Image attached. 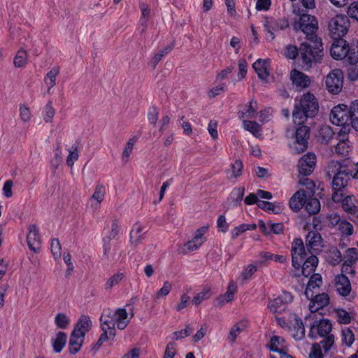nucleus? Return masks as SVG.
<instances>
[{
  "label": "nucleus",
  "instance_id": "1",
  "mask_svg": "<svg viewBox=\"0 0 358 358\" xmlns=\"http://www.w3.org/2000/svg\"><path fill=\"white\" fill-rule=\"evenodd\" d=\"M354 165L349 160L342 162L331 161L326 169V174L329 178H332V187L334 192H343L349 181L355 178L356 171L353 169Z\"/></svg>",
  "mask_w": 358,
  "mask_h": 358
},
{
  "label": "nucleus",
  "instance_id": "2",
  "mask_svg": "<svg viewBox=\"0 0 358 358\" xmlns=\"http://www.w3.org/2000/svg\"><path fill=\"white\" fill-rule=\"evenodd\" d=\"M318 110L319 104L315 95L310 92L303 94L293 110L292 117L294 124H303L308 118L314 117Z\"/></svg>",
  "mask_w": 358,
  "mask_h": 358
},
{
  "label": "nucleus",
  "instance_id": "3",
  "mask_svg": "<svg viewBox=\"0 0 358 358\" xmlns=\"http://www.w3.org/2000/svg\"><path fill=\"white\" fill-rule=\"evenodd\" d=\"M331 56L336 60L346 59L351 64L358 62V44H349L343 38L334 39L330 49Z\"/></svg>",
  "mask_w": 358,
  "mask_h": 358
},
{
  "label": "nucleus",
  "instance_id": "4",
  "mask_svg": "<svg viewBox=\"0 0 358 358\" xmlns=\"http://www.w3.org/2000/svg\"><path fill=\"white\" fill-rule=\"evenodd\" d=\"M323 45L318 36L306 38L299 48V53L303 64L310 66L313 62H318L322 56Z\"/></svg>",
  "mask_w": 358,
  "mask_h": 358
},
{
  "label": "nucleus",
  "instance_id": "5",
  "mask_svg": "<svg viewBox=\"0 0 358 358\" xmlns=\"http://www.w3.org/2000/svg\"><path fill=\"white\" fill-rule=\"evenodd\" d=\"M332 326L328 320H322L317 325H312L308 333V336L312 339H316L317 336L325 337L321 342L324 353L329 352L334 344V336L331 334Z\"/></svg>",
  "mask_w": 358,
  "mask_h": 358
},
{
  "label": "nucleus",
  "instance_id": "6",
  "mask_svg": "<svg viewBox=\"0 0 358 358\" xmlns=\"http://www.w3.org/2000/svg\"><path fill=\"white\" fill-rule=\"evenodd\" d=\"M349 27L348 17L345 15H336L329 22V34L334 39L343 38L347 34Z\"/></svg>",
  "mask_w": 358,
  "mask_h": 358
},
{
  "label": "nucleus",
  "instance_id": "7",
  "mask_svg": "<svg viewBox=\"0 0 358 358\" xmlns=\"http://www.w3.org/2000/svg\"><path fill=\"white\" fill-rule=\"evenodd\" d=\"M294 29L296 31H301L306 35V38L317 36V20L314 15L302 14L294 24Z\"/></svg>",
  "mask_w": 358,
  "mask_h": 358
},
{
  "label": "nucleus",
  "instance_id": "8",
  "mask_svg": "<svg viewBox=\"0 0 358 358\" xmlns=\"http://www.w3.org/2000/svg\"><path fill=\"white\" fill-rule=\"evenodd\" d=\"M332 200L341 203L344 211L358 219V200L355 195H347L344 192H333Z\"/></svg>",
  "mask_w": 358,
  "mask_h": 358
},
{
  "label": "nucleus",
  "instance_id": "9",
  "mask_svg": "<svg viewBox=\"0 0 358 358\" xmlns=\"http://www.w3.org/2000/svg\"><path fill=\"white\" fill-rule=\"evenodd\" d=\"M348 115V106L345 104H338L331 109L329 119L333 124L342 127L341 130L348 127L350 132V127Z\"/></svg>",
  "mask_w": 358,
  "mask_h": 358
},
{
  "label": "nucleus",
  "instance_id": "10",
  "mask_svg": "<svg viewBox=\"0 0 358 358\" xmlns=\"http://www.w3.org/2000/svg\"><path fill=\"white\" fill-rule=\"evenodd\" d=\"M208 231V227L204 226L198 229L193 238L186 243L184 246L180 248V253L187 254L198 250L207 240L206 234Z\"/></svg>",
  "mask_w": 358,
  "mask_h": 358
},
{
  "label": "nucleus",
  "instance_id": "11",
  "mask_svg": "<svg viewBox=\"0 0 358 358\" xmlns=\"http://www.w3.org/2000/svg\"><path fill=\"white\" fill-rule=\"evenodd\" d=\"M291 255L293 267L300 269L302 262L307 258V252L301 238L294 239L292 243Z\"/></svg>",
  "mask_w": 358,
  "mask_h": 358
},
{
  "label": "nucleus",
  "instance_id": "12",
  "mask_svg": "<svg viewBox=\"0 0 358 358\" xmlns=\"http://www.w3.org/2000/svg\"><path fill=\"white\" fill-rule=\"evenodd\" d=\"M326 87L329 92L338 94L342 90L343 73L340 69L332 70L326 78Z\"/></svg>",
  "mask_w": 358,
  "mask_h": 358
},
{
  "label": "nucleus",
  "instance_id": "13",
  "mask_svg": "<svg viewBox=\"0 0 358 358\" xmlns=\"http://www.w3.org/2000/svg\"><path fill=\"white\" fill-rule=\"evenodd\" d=\"M295 132V141L293 143V150L296 153L304 152L308 148V139L310 136V129L308 127L301 124Z\"/></svg>",
  "mask_w": 358,
  "mask_h": 358
},
{
  "label": "nucleus",
  "instance_id": "14",
  "mask_svg": "<svg viewBox=\"0 0 358 358\" xmlns=\"http://www.w3.org/2000/svg\"><path fill=\"white\" fill-rule=\"evenodd\" d=\"M293 297L288 292H283L278 297L270 300L268 308L273 314H280L285 311L287 304L292 301Z\"/></svg>",
  "mask_w": 358,
  "mask_h": 358
},
{
  "label": "nucleus",
  "instance_id": "15",
  "mask_svg": "<svg viewBox=\"0 0 358 358\" xmlns=\"http://www.w3.org/2000/svg\"><path fill=\"white\" fill-rule=\"evenodd\" d=\"M264 26L266 31L270 34L271 40H273L275 38V34L288 27L289 22L285 17L275 18L273 17H266L264 21Z\"/></svg>",
  "mask_w": 358,
  "mask_h": 358
},
{
  "label": "nucleus",
  "instance_id": "16",
  "mask_svg": "<svg viewBox=\"0 0 358 358\" xmlns=\"http://www.w3.org/2000/svg\"><path fill=\"white\" fill-rule=\"evenodd\" d=\"M316 164V155L308 152L299 161L298 170L299 176L305 177L313 172Z\"/></svg>",
  "mask_w": 358,
  "mask_h": 358
},
{
  "label": "nucleus",
  "instance_id": "17",
  "mask_svg": "<svg viewBox=\"0 0 358 358\" xmlns=\"http://www.w3.org/2000/svg\"><path fill=\"white\" fill-rule=\"evenodd\" d=\"M28 231L27 236L28 247L31 250L37 252L40 250L41 245L38 228L36 224H30Z\"/></svg>",
  "mask_w": 358,
  "mask_h": 358
},
{
  "label": "nucleus",
  "instance_id": "18",
  "mask_svg": "<svg viewBox=\"0 0 358 358\" xmlns=\"http://www.w3.org/2000/svg\"><path fill=\"white\" fill-rule=\"evenodd\" d=\"M306 244L309 253L320 252L322 248V238L320 233L309 231L306 237Z\"/></svg>",
  "mask_w": 358,
  "mask_h": 358
},
{
  "label": "nucleus",
  "instance_id": "19",
  "mask_svg": "<svg viewBox=\"0 0 358 358\" xmlns=\"http://www.w3.org/2000/svg\"><path fill=\"white\" fill-rule=\"evenodd\" d=\"M348 127H345L343 130H340L337 136L339 137L338 142L335 148L336 152L342 156L347 155L350 150V145L348 142V135L349 134Z\"/></svg>",
  "mask_w": 358,
  "mask_h": 358
},
{
  "label": "nucleus",
  "instance_id": "20",
  "mask_svg": "<svg viewBox=\"0 0 358 358\" xmlns=\"http://www.w3.org/2000/svg\"><path fill=\"white\" fill-rule=\"evenodd\" d=\"M290 79L293 85L298 90L308 87L310 84V79L308 76L296 69L290 72Z\"/></svg>",
  "mask_w": 358,
  "mask_h": 358
},
{
  "label": "nucleus",
  "instance_id": "21",
  "mask_svg": "<svg viewBox=\"0 0 358 358\" xmlns=\"http://www.w3.org/2000/svg\"><path fill=\"white\" fill-rule=\"evenodd\" d=\"M308 299L310 300L309 310L311 313H316L329 303V297L326 293L314 294L313 298Z\"/></svg>",
  "mask_w": 358,
  "mask_h": 358
},
{
  "label": "nucleus",
  "instance_id": "22",
  "mask_svg": "<svg viewBox=\"0 0 358 358\" xmlns=\"http://www.w3.org/2000/svg\"><path fill=\"white\" fill-rule=\"evenodd\" d=\"M335 286L338 293L343 296H348L352 289L348 278L343 273L336 277Z\"/></svg>",
  "mask_w": 358,
  "mask_h": 358
},
{
  "label": "nucleus",
  "instance_id": "23",
  "mask_svg": "<svg viewBox=\"0 0 358 358\" xmlns=\"http://www.w3.org/2000/svg\"><path fill=\"white\" fill-rule=\"evenodd\" d=\"M307 194L303 190H299L290 198L289 205L294 212H299L304 206Z\"/></svg>",
  "mask_w": 358,
  "mask_h": 358
},
{
  "label": "nucleus",
  "instance_id": "24",
  "mask_svg": "<svg viewBox=\"0 0 358 358\" xmlns=\"http://www.w3.org/2000/svg\"><path fill=\"white\" fill-rule=\"evenodd\" d=\"M120 231V227L117 220H114L112 223L111 230L108 232V235L103 238V255L108 257L110 250V241L115 238Z\"/></svg>",
  "mask_w": 358,
  "mask_h": 358
},
{
  "label": "nucleus",
  "instance_id": "25",
  "mask_svg": "<svg viewBox=\"0 0 358 358\" xmlns=\"http://www.w3.org/2000/svg\"><path fill=\"white\" fill-rule=\"evenodd\" d=\"M268 66V61L262 59H258L252 64V67L257 74L259 78L264 81H267L269 76Z\"/></svg>",
  "mask_w": 358,
  "mask_h": 358
},
{
  "label": "nucleus",
  "instance_id": "26",
  "mask_svg": "<svg viewBox=\"0 0 358 358\" xmlns=\"http://www.w3.org/2000/svg\"><path fill=\"white\" fill-rule=\"evenodd\" d=\"M318 264V258L316 255L311 254V255L304 259L301 265V272L306 277L309 276L313 273Z\"/></svg>",
  "mask_w": 358,
  "mask_h": 358
},
{
  "label": "nucleus",
  "instance_id": "27",
  "mask_svg": "<svg viewBox=\"0 0 358 358\" xmlns=\"http://www.w3.org/2000/svg\"><path fill=\"white\" fill-rule=\"evenodd\" d=\"M322 283V278L320 274L313 273L311 275L305 290V295L307 299L313 297V294H315L313 289L319 288Z\"/></svg>",
  "mask_w": 358,
  "mask_h": 358
},
{
  "label": "nucleus",
  "instance_id": "28",
  "mask_svg": "<svg viewBox=\"0 0 358 358\" xmlns=\"http://www.w3.org/2000/svg\"><path fill=\"white\" fill-rule=\"evenodd\" d=\"M92 321L89 316L83 315L76 324L73 331H76L81 336H85L92 327Z\"/></svg>",
  "mask_w": 358,
  "mask_h": 358
},
{
  "label": "nucleus",
  "instance_id": "29",
  "mask_svg": "<svg viewBox=\"0 0 358 358\" xmlns=\"http://www.w3.org/2000/svg\"><path fill=\"white\" fill-rule=\"evenodd\" d=\"M84 338L85 336H80L76 331L71 332L69 342V352L71 355H75L80 350L83 343Z\"/></svg>",
  "mask_w": 358,
  "mask_h": 358
},
{
  "label": "nucleus",
  "instance_id": "30",
  "mask_svg": "<svg viewBox=\"0 0 358 358\" xmlns=\"http://www.w3.org/2000/svg\"><path fill=\"white\" fill-rule=\"evenodd\" d=\"M348 110L349 111L350 127L358 131V100L352 101L350 107H348Z\"/></svg>",
  "mask_w": 358,
  "mask_h": 358
},
{
  "label": "nucleus",
  "instance_id": "31",
  "mask_svg": "<svg viewBox=\"0 0 358 358\" xmlns=\"http://www.w3.org/2000/svg\"><path fill=\"white\" fill-rule=\"evenodd\" d=\"M99 320L101 322V329L108 330L110 336L116 335V321L115 318L111 316H105V315L101 314Z\"/></svg>",
  "mask_w": 358,
  "mask_h": 358
},
{
  "label": "nucleus",
  "instance_id": "32",
  "mask_svg": "<svg viewBox=\"0 0 358 358\" xmlns=\"http://www.w3.org/2000/svg\"><path fill=\"white\" fill-rule=\"evenodd\" d=\"M128 313L125 308H117L115 310V321L117 329L120 330L124 329L129 323Z\"/></svg>",
  "mask_w": 358,
  "mask_h": 358
},
{
  "label": "nucleus",
  "instance_id": "33",
  "mask_svg": "<svg viewBox=\"0 0 358 358\" xmlns=\"http://www.w3.org/2000/svg\"><path fill=\"white\" fill-rule=\"evenodd\" d=\"M143 227L138 223L134 224L130 232V241L131 244L138 245L144 238Z\"/></svg>",
  "mask_w": 358,
  "mask_h": 358
},
{
  "label": "nucleus",
  "instance_id": "34",
  "mask_svg": "<svg viewBox=\"0 0 358 358\" xmlns=\"http://www.w3.org/2000/svg\"><path fill=\"white\" fill-rule=\"evenodd\" d=\"M285 340L280 336H273L271 338L268 348L271 351L278 352L280 357L282 352H285L283 350V343Z\"/></svg>",
  "mask_w": 358,
  "mask_h": 358
},
{
  "label": "nucleus",
  "instance_id": "35",
  "mask_svg": "<svg viewBox=\"0 0 358 358\" xmlns=\"http://www.w3.org/2000/svg\"><path fill=\"white\" fill-rule=\"evenodd\" d=\"M67 335L63 331H59L52 341L53 350L55 352H60L66 345Z\"/></svg>",
  "mask_w": 358,
  "mask_h": 358
},
{
  "label": "nucleus",
  "instance_id": "36",
  "mask_svg": "<svg viewBox=\"0 0 358 358\" xmlns=\"http://www.w3.org/2000/svg\"><path fill=\"white\" fill-rule=\"evenodd\" d=\"M304 207L310 215H315L320 210V202L316 198H306Z\"/></svg>",
  "mask_w": 358,
  "mask_h": 358
},
{
  "label": "nucleus",
  "instance_id": "37",
  "mask_svg": "<svg viewBox=\"0 0 358 358\" xmlns=\"http://www.w3.org/2000/svg\"><path fill=\"white\" fill-rule=\"evenodd\" d=\"M292 336L295 340H301L305 336V328L303 322L299 318L295 319V323L292 329Z\"/></svg>",
  "mask_w": 358,
  "mask_h": 358
},
{
  "label": "nucleus",
  "instance_id": "38",
  "mask_svg": "<svg viewBox=\"0 0 358 358\" xmlns=\"http://www.w3.org/2000/svg\"><path fill=\"white\" fill-rule=\"evenodd\" d=\"M59 73V69L58 67L52 68L46 74L44 78V82L48 87V92H49L50 89L53 87L56 84V77Z\"/></svg>",
  "mask_w": 358,
  "mask_h": 358
},
{
  "label": "nucleus",
  "instance_id": "39",
  "mask_svg": "<svg viewBox=\"0 0 358 358\" xmlns=\"http://www.w3.org/2000/svg\"><path fill=\"white\" fill-rule=\"evenodd\" d=\"M28 54L23 48L20 49L14 57L13 63L15 67L22 68L27 62Z\"/></svg>",
  "mask_w": 358,
  "mask_h": 358
},
{
  "label": "nucleus",
  "instance_id": "40",
  "mask_svg": "<svg viewBox=\"0 0 358 358\" xmlns=\"http://www.w3.org/2000/svg\"><path fill=\"white\" fill-rule=\"evenodd\" d=\"M258 207L266 211H272L275 214H278L282 211V206L280 203L275 204L269 201H262L259 202Z\"/></svg>",
  "mask_w": 358,
  "mask_h": 358
},
{
  "label": "nucleus",
  "instance_id": "41",
  "mask_svg": "<svg viewBox=\"0 0 358 358\" xmlns=\"http://www.w3.org/2000/svg\"><path fill=\"white\" fill-rule=\"evenodd\" d=\"M245 194V188L239 187L234 188L230 194V198L234 205L238 206L241 203Z\"/></svg>",
  "mask_w": 358,
  "mask_h": 358
},
{
  "label": "nucleus",
  "instance_id": "42",
  "mask_svg": "<svg viewBox=\"0 0 358 358\" xmlns=\"http://www.w3.org/2000/svg\"><path fill=\"white\" fill-rule=\"evenodd\" d=\"M358 261V250L355 248H349L346 250L344 256V262L348 264L355 265Z\"/></svg>",
  "mask_w": 358,
  "mask_h": 358
},
{
  "label": "nucleus",
  "instance_id": "43",
  "mask_svg": "<svg viewBox=\"0 0 358 358\" xmlns=\"http://www.w3.org/2000/svg\"><path fill=\"white\" fill-rule=\"evenodd\" d=\"M257 110V103L253 100L250 101L248 108L246 110L242 111L241 113V118H252L255 117V115Z\"/></svg>",
  "mask_w": 358,
  "mask_h": 358
},
{
  "label": "nucleus",
  "instance_id": "44",
  "mask_svg": "<svg viewBox=\"0 0 358 358\" xmlns=\"http://www.w3.org/2000/svg\"><path fill=\"white\" fill-rule=\"evenodd\" d=\"M55 322L57 327L64 329L69 326L70 320L64 313H59L55 316Z\"/></svg>",
  "mask_w": 358,
  "mask_h": 358
},
{
  "label": "nucleus",
  "instance_id": "45",
  "mask_svg": "<svg viewBox=\"0 0 358 358\" xmlns=\"http://www.w3.org/2000/svg\"><path fill=\"white\" fill-rule=\"evenodd\" d=\"M342 340L348 346H350L355 341L354 334L349 327L342 329Z\"/></svg>",
  "mask_w": 358,
  "mask_h": 358
},
{
  "label": "nucleus",
  "instance_id": "46",
  "mask_svg": "<svg viewBox=\"0 0 358 358\" xmlns=\"http://www.w3.org/2000/svg\"><path fill=\"white\" fill-rule=\"evenodd\" d=\"M257 266L254 264L248 265L241 273L240 278L243 282L250 280L252 275L257 271Z\"/></svg>",
  "mask_w": 358,
  "mask_h": 358
},
{
  "label": "nucleus",
  "instance_id": "47",
  "mask_svg": "<svg viewBox=\"0 0 358 358\" xmlns=\"http://www.w3.org/2000/svg\"><path fill=\"white\" fill-rule=\"evenodd\" d=\"M320 136L325 143H327L333 138L334 133L329 126L322 127L319 131Z\"/></svg>",
  "mask_w": 358,
  "mask_h": 358
},
{
  "label": "nucleus",
  "instance_id": "48",
  "mask_svg": "<svg viewBox=\"0 0 358 358\" xmlns=\"http://www.w3.org/2000/svg\"><path fill=\"white\" fill-rule=\"evenodd\" d=\"M210 289L209 287L206 286L203 288V289L197 294L193 299V303L195 305L200 304L203 300L208 299L210 296Z\"/></svg>",
  "mask_w": 358,
  "mask_h": 358
},
{
  "label": "nucleus",
  "instance_id": "49",
  "mask_svg": "<svg viewBox=\"0 0 358 358\" xmlns=\"http://www.w3.org/2000/svg\"><path fill=\"white\" fill-rule=\"evenodd\" d=\"M124 278L122 273H117L112 275L105 284L106 289H110L112 287L117 285Z\"/></svg>",
  "mask_w": 358,
  "mask_h": 358
},
{
  "label": "nucleus",
  "instance_id": "50",
  "mask_svg": "<svg viewBox=\"0 0 358 358\" xmlns=\"http://www.w3.org/2000/svg\"><path fill=\"white\" fill-rule=\"evenodd\" d=\"M243 127L253 134H257L261 130V127L256 122L244 120L243 122Z\"/></svg>",
  "mask_w": 358,
  "mask_h": 358
},
{
  "label": "nucleus",
  "instance_id": "51",
  "mask_svg": "<svg viewBox=\"0 0 358 358\" xmlns=\"http://www.w3.org/2000/svg\"><path fill=\"white\" fill-rule=\"evenodd\" d=\"M337 320L339 323L349 324L352 320V317L348 312L344 309H338L336 311Z\"/></svg>",
  "mask_w": 358,
  "mask_h": 358
},
{
  "label": "nucleus",
  "instance_id": "52",
  "mask_svg": "<svg viewBox=\"0 0 358 358\" xmlns=\"http://www.w3.org/2000/svg\"><path fill=\"white\" fill-rule=\"evenodd\" d=\"M244 325L241 323L236 324L230 330L228 340L234 343L237 336L243 330Z\"/></svg>",
  "mask_w": 358,
  "mask_h": 358
},
{
  "label": "nucleus",
  "instance_id": "53",
  "mask_svg": "<svg viewBox=\"0 0 358 358\" xmlns=\"http://www.w3.org/2000/svg\"><path fill=\"white\" fill-rule=\"evenodd\" d=\"M51 252L55 259H58L60 258L62 252H61V245L58 238H53L51 241Z\"/></svg>",
  "mask_w": 358,
  "mask_h": 358
},
{
  "label": "nucleus",
  "instance_id": "54",
  "mask_svg": "<svg viewBox=\"0 0 358 358\" xmlns=\"http://www.w3.org/2000/svg\"><path fill=\"white\" fill-rule=\"evenodd\" d=\"M105 192L104 186L103 185H98L92 196V199L96 200L98 203H100L104 199Z\"/></svg>",
  "mask_w": 358,
  "mask_h": 358
},
{
  "label": "nucleus",
  "instance_id": "55",
  "mask_svg": "<svg viewBox=\"0 0 358 358\" xmlns=\"http://www.w3.org/2000/svg\"><path fill=\"white\" fill-rule=\"evenodd\" d=\"M339 230L342 234L350 236L353 234V226L346 220H342L339 223Z\"/></svg>",
  "mask_w": 358,
  "mask_h": 358
},
{
  "label": "nucleus",
  "instance_id": "56",
  "mask_svg": "<svg viewBox=\"0 0 358 358\" xmlns=\"http://www.w3.org/2000/svg\"><path fill=\"white\" fill-rule=\"evenodd\" d=\"M252 228L250 227V225L247 224H240L235 228H234L231 231V237L232 238H236L238 236H240L243 232L246 231L247 230H250Z\"/></svg>",
  "mask_w": 358,
  "mask_h": 358
},
{
  "label": "nucleus",
  "instance_id": "57",
  "mask_svg": "<svg viewBox=\"0 0 358 358\" xmlns=\"http://www.w3.org/2000/svg\"><path fill=\"white\" fill-rule=\"evenodd\" d=\"M322 345L321 342L319 343H315L312 346L311 351L309 354V358H323V354L322 352Z\"/></svg>",
  "mask_w": 358,
  "mask_h": 358
},
{
  "label": "nucleus",
  "instance_id": "58",
  "mask_svg": "<svg viewBox=\"0 0 358 358\" xmlns=\"http://www.w3.org/2000/svg\"><path fill=\"white\" fill-rule=\"evenodd\" d=\"M217 227L218 231L225 233L229 230V224L227 222L226 217L221 215L217 220Z\"/></svg>",
  "mask_w": 358,
  "mask_h": 358
},
{
  "label": "nucleus",
  "instance_id": "59",
  "mask_svg": "<svg viewBox=\"0 0 358 358\" xmlns=\"http://www.w3.org/2000/svg\"><path fill=\"white\" fill-rule=\"evenodd\" d=\"M62 162V158L61 156V152L59 149V146L57 147V152L55 154L53 158L50 160V166L55 173L56 169L58 168L59 164Z\"/></svg>",
  "mask_w": 358,
  "mask_h": 358
},
{
  "label": "nucleus",
  "instance_id": "60",
  "mask_svg": "<svg viewBox=\"0 0 358 358\" xmlns=\"http://www.w3.org/2000/svg\"><path fill=\"white\" fill-rule=\"evenodd\" d=\"M159 116V110L157 108L152 106L149 108L148 113V119L151 124L155 125Z\"/></svg>",
  "mask_w": 358,
  "mask_h": 358
},
{
  "label": "nucleus",
  "instance_id": "61",
  "mask_svg": "<svg viewBox=\"0 0 358 358\" xmlns=\"http://www.w3.org/2000/svg\"><path fill=\"white\" fill-rule=\"evenodd\" d=\"M72 149H73V151H70L67 159H66V164L68 166H73L74 162L78 160L79 155L78 151V146L73 145Z\"/></svg>",
  "mask_w": 358,
  "mask_h": 358
},
{
  "label": "nucleus",
  "instance_id": "62",
  "mask_svg": "<svg viewBox=\"0 0 358 358\" xmlns=\"http://www.w3.org/2000/svg\"><path fill=\"white\" fill-rule=\"evenodd\" d=\"M236 291V285L233 282H230L228 285L227 290L223 296L224 299L227 302H229V301H232Z\"/></svg>",
  "mask_w": 358,
  "mask_h": 358
},
{
  "label": "nucleus",
  "instance_id": "63",
  "mask_svg": "<svg viewBox=\"0 0 358 358\" xmlns=\"http://www.w3.org/2000/svg\"><path fill=\"white\" fill-rule=\"evenodd\" d=\"M226 90V85L224 83H221L217 86H215L211 88L208 92V96L210 98H214L216 96L220 95L221 93L224 92Z\"/></svg>",
  "mask_w": 358,
  "mask_h": 358
},
{
  "label": "nucleus",
  "instance_id": "64",
  "mask_svg": "<svg viewBox=\"0 0 358 358\" xmlns=\"http://www.w3.org/2000/svg\"><path fill=\"white\" fill-rule=\"evenodd\" d=\"M348 15L358 21V1L352 2L348 9Z\"/></svg>",
  "mask_w": 358,
  "mask_h": 358
}]
</instances>
